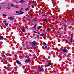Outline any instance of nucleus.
<instances>
[{
	"mask_svg": "<svg viewBox=\"0 0 74 74\" xmlns=\"http://www.w3.org/2000/svg\"><path fill=\"white\" fill-rule=\"evenodd\" d=\"M30 44H31L32 47H34L36 45V42L33 41V42H31L29 43Z\"/></svg>",
	"mask_w": 74,
	"mask_h": 74,
	"instance_id": "nucleus-1",
	"label": "nucleus"
},
{
	"mask_svg": "<svg viewBox=\"0 0 74 74\" xmlns=\"http://www.w3.org/2000/svg\"><path fill=\"white\" fill-rule=\"evenodd\" d=\"M61 52H67L68 50L67 49H63L62 50Z\"/></svg>",
	"mask_w": 74,
	"mask_h": 74,
	"instance_id": "nucleus-2",
	"label": "nucleus"
},
{
	"mask_svg": "<svg viewBox=\"0 0 74 74\" xmlns=\"http://www.w3.org/2000/svg\"><path fill=\"white\" fill-rule=\"evenodd\" d=\"M39 70H40L42 71H44V69L42 68H38Z\"/></svg>",
	"mask_w": 74,
	"mask_h": 74,
	"instance_id": "nucleus-3",
	"label": "nucleus"
},
{
	"mask_svg": "<svg viewBox=\"0 0 74 74\" xmlns=\"http://www.w3.org/2000/svg\"><path fill=\"white\" fill-rule=\"evenodd\" d=\"M30 62V60L29 59H26L25 61V63H29Z\"/></svg>",
	"mask_w": 74,
	"mask_h": 74,
	"instance_id": "nucleus-4",
	"label": "nucleus"
},
{
	"mask_svg": "<svg viewBox=\"0 0 74 74\" xmlns=\"http://www.w3.org/2000/svg\"><path fill=\"white\" fill-rule=\"evenodd\" d=\"M16 62L18 64H21V62H19V61L18 60H16Z\"/></svg>",
	"mask_w": 74,
	"mask_h": 74,
	"instance_id": "nucleus-5",
	"label": "nucleus"
},
{
	"mask_svg": "<svg viewBox=\"0 0 74 74\" xmlns=\"http://www.w3.org/2000/svg\"><path fill=\"white\" fill-rule=\"evenodd\" d=\"M70 42L71 43H72L73 42V36H72L71 38Z\"/></svg>",
	"mask_w": 74,
	"mask_h": 74,
	"instance_id": "nucleus-6",
	"label": "nucleus"
},
{
	"mask_svg": "<svg viewBox=\"0 0 74 74\" xmlns=\"http://www.w3.org/2000/svg\"><path fill=\"white\" fill-rule=\"evenodd\" d=\"M51 64V62H49L48 64L47 65V66L48 67Z\"/></svg>",
	"mask_w": 74,
	"mask_h": 74,
	"instance_id": "nucleus-7",
	"label": "nucleus"
},
{
	"mask_svg": "<svg viewBox=\"0 0 74 74\" xmlns=\"http://www.w3.org/2000/svg\"><path fill=\"white\" fill-rule=\"evenodd\" d=\"M8 19H10V20H13V19H14L13 18H12V17H9L8 18Z\"/></svg>",
	"mask_w": 74,
	"mask_h": 74,
	"instance_id": "nucleus-8",
	"label": "nucleus"
},
{
	"mask_svg": "<svg viewBox=\"0 0 74 74\" xmlns=\"http://www.w3.org/2000/svg\"><path fill=\"white\" fill-rule=\"evenodd\" d=\"M20 2V3H25V1H24L23 0H21Z\"/></svg>",
	"mask_w": 74,
	"mask_h": 74,
	"instance_id": "nucleus-9",
	"label": "nucleus"
},
{
	"mask_svg": "<svg viewBox=\"0 0 74 74\" xmlns=\"http://www.w3.org/2000/svg\"><path fill=\"white\" fill-rule=\"evenodd\" d=\"M4 39V37H3V36H0V40H2V39Z\"/></svg>",
	"mask_w": 74,
	"mask_h": 74,
	"instance_id": "nucleus-10",
	"label": "nucleus"
},
{
	"mask_svg": "<svg viewBox=\"0 0 74 74\" xmlns=\"http://www.w3.org/2000/svg\"><path fill=\"white\" fill-rule=\"evenodd\" d=\"M7 60V58H6L5 57L3 58V60H4V61H5V60Z\"/></svg>",
	"mask_w": 74,
	"mask_h": 74,
	"instance_id": "nucleus-11",
	"label": "nucleus"
},
{
	"mask_svg": "<svg viewBox=\"0 0 74 74\" xmlns=\"http://www.w3.org/2000/svg\"><path fill=\"white\" fill-rule=\"evenodd\" d=\"M40 36H42V37H44V34L43 33L41 34Z\"/></svg>",
	"mask_w": 74,
	"mask_h": 74,
	"instance_id": "nucleus-12",
	"label": "nucleus"
},
{
	"mask_svg": "<svg viewBox=\"0 0 74 74\" xmlns=\"http://www.w3.org/2000/svg\"><path fill=\"white\" fill-rule=\"evenodd\" d=\"M29 7H28L25 10L26 11H27V10H29Z\"/></svg>",
	"mask_w": 74,
	"mask_h": 74,
	"instance_id": "nucleus-13",
	"label": "nucleus"
},
{
	"mask_svg": "<svg viewBox=\"0 0 74 74\" xmlns=\"http://www.w3.org/2000/svg\"><path fill=\"white\" fill-rule=\"evenodd\" d=\"M42 27V26H40L39 27H38V29H41V28Z\"/></svg>",
	"mask_w": 74,
	"mask_h": 74,
	"instance_id": "nucleus-14",
	"label": "nucleus"
},
{
	"mask_svg": "<svg viewBox=\"0 0 74 74\" xmlns=\"http://www.w3.org/2000/svg\"><path fill=\"white\" fill-rule=\"evenodd\" d=\"M24 13V12H21L19 14V15H20L21 14H23Z\"/></svg>",
	"mask_w": 74,
	"mask_h": 74,
	"instance_id": "nucleus-15",
	"label": "nucleus"
},
{
	"mask_svg": "<svg viewBox=\"0 0 74 74\" xmlns=\"http://www.w3.org/2000/svg\"><path fill=\"white\" fill-rule=\"evenodd\" d=\"M25 28H23V29H22L23 32H25Z\"/></svg>",
	"mask_w": 74,
	"mask_h": 74,
	"instance_id": "nucleus-16",
	"label": "nucleus"
},
{
	"mask_svg": "<svg viewBox=\"0 0 74 74\" xmlns=\"http://www.w3.org/2000/svg\"><path fill=\"white\" fill-rule=\"evenodd\" d=\"M42 44L43 45H46V43L45 42H43Z\"/></svg>",
	"mask_w": 74,
	"mask_h": 74,
	"instance_id": "nucleus-17",
	"label": "nucleus"
},
{
	"mask_svg": "<svg viewBox=\"0 0 74 74\" xmlns=\"http://www.w3.org/2000/svg\"><path fill=\"white\" fill-rule=\"evenodd\" d=\"M7 68H9V69H11V67H10V66H9V65H8L7 66Z\"/></svg>",
	"mask_w": 74,
	"mask_h": 74,
	"instance_id": "nucleus-18",
	"label": "nucleus"
},
{
	"mask_svg": "<svg viewBox=\"0 0 74 74\" xmlns=\"http://www.w3.org/2000/svg\"><path fill=\"white\" fill-rule=\"evenodd\" d=\"M47 21V19H43V21Z\"/></svg>",
	"mask_w": 74,
	"mask_h": 74,
	"instance_id": "nucleus-19",
	"label": "nucleus"
},
{
	"mask_svg": "<svg viewBox=\"0 0 74 74\" xmlns=\"http://www.w3.org/2000/svg\"><path fill=\"white\" fill-rule=\"evenodd\" d=\"M47 30H48V31H50L51 30V29H47Z\"/></svg>",
	"mask_w": 74,
	"mask_h": 74,
	"instance_id": "nucleus-20",
	"label": "nucleus"
},
{
	"mask_svg": "<svg viewBox=\"0 0 74 74\" xmlns=\"http://www.w3.org/2000/svg\"><path fill=\"white\" fill-rule=\"evenodd\" d=\"M3 16H7V15L4 14H3Z\"/></svg>",
	"mask_w": 74,
	"mask_h": 74,
	"instance_id": "nucleus-21",
	"label": "nucleus"
},
{
	"mask_svg": "<svg viewBox=\"0 0 74 74\" xmlns=\"http://www.w3.org/2000/svg\"><path fill=\"white\" fill-rule=\"evenodd\" d=\"M16 13L17 14V13H19V12L17 11H16Z\"/></svg>",
	"mask_w": 74,
	"mask_h": 74,
	"instance_id": "nucleus-22",
	"label": "nucleus"
},
{
	"mask_svg": "<svg viewBox=\"0 0 74 74\" xmlns=\"http://www.w3.org/2000/svg\"><path fill=\"white\" fill-rule=\"evenodd\" d=\"M42 16H47V15H42Z\"/></svg>",
	"mask_w": 74,
	"mask_h": 74,
	"instance_id": "nucleus-23",
	"label": "nucleus"
},
{
	"mask_svg": "<svg viewBox=\"0 0 74 74\" xmlns=\"http://www.w3.org/2000/svg\"><path fill=\"white\" fill-rule=\"evenodd\" d=\"M36 25H37V24H35V25H34V27H36V26H37Z\"/></svg>",
	"mask_w": 74,
	"mask_h": 74,
	"instance_id": "nucleus-24",
	"label": "nucleus"
},
{
	"mask_svg": "<svg viewBox=\"0 0 74 74\" xmlns=\"http://www.w3.org/2000/svg\"><path fill=\"white\" fill-rule=\"evenodd\" d=\"M34 32L35 33H37V32L36 31H34Z\"/></svg>",
	"mask_w": 74,
	"mask_h": 74,
	"instance_id": "nucleus-25",
	"label": "nucleus"
},
{
	"mask_svg": "<svg viewBox=\"0 0 74 74\" xmlns=\"http://www.w3.org/2000/svg\"><path fill=\"white\" fill-rule=\"evenodd\" d=\"M8 23H5V25H6V26H8Z\"/></svg>",
	"mask_w": 74,
	"mask_h": 74,
	"instance_id": "nucleus-26",
	"label": "nucleus"
},
{
	"mask_svg": "<svg viewBox=\"0 0 74 74\" xmlns=\"http://www.w3.org/2000/svg\"><path fill=\"white\" fill-rule=\"evenodd\" d=\"M63 26H67V25L66 24H64V25H63Z\"/></svg>",
	"mask_w": 74,
	"mask_h": 74,
	"instance_id": "nucleus-27",
	"label": "nucleus"
},
{
	"mask_svg": "<svg viewBox=\"0 0 74 74\" xmlns=\"http://www.w3.org/2000/svg\"><path fill=\"white\" fill-rule=\"evenodd\" d=\"M45 48H47V46H45Z\"/></svg>",
	"mask_w": 74,
	"mask_h": 74,
	"instance_id": "nucleus-28",
	"label": "nucleus"
},
{
	"mask_svg": "<svg viewBox=\"0 0 74 74\" xmlns=\"http://www.w3.org/2000/svg\"><path fill=\"white\" fill-rule=\"evenodd\" d=\"M13 6H14V5H13V4L11 5V7H13Z\"/></svg>",
	"mask_w": 74,
	"mask_h": 74,
	"instance_id": "nucleus-29",
	"label": "nucleus"
},
{
	"mask_svg": "<svg viewBox=\"0 0 74 74\" xmlns=\"http://www.w3.org/2000/svg\"><path fill=\"white\" fill-rule=\"evenodd\" d=\"M3 22H5V23L7 22V21H4Z\"/></svg>",
	"mask_w": 74,
	"mask_h": 74,
	"instance_id": "nucleus-30",
	"label": "nucleus"
},
{
	"mask_svg": "<svg viewBox=\"0 0 74 74\" xmlns=\"http://www.w3.org/2000/svg\"><path fill=\"white\" fill-rule=\"evenodd\" d=\"M28 20L29 21H31V20H30V19H28Z\"/></svg>",
	"mask_w": 74,
	"mask_h": 74,
	"instance_id": "nucleus-31",
	"label": "nucleus"
},
{
	"mask_svg": "<svg viewBox=\"0 0 74 74\" xmlns=\"http://www.w3.org/2000/svg\"><path fill=\"white\" fill-rule=\"evenodd\" d=\"M1 5H0V10H1Z\"/></svg>",
	"mask_w": 74,
	"mask_h": 74,
	"instance_id": "nucleus-32",
	"label": "nucleus"
},
{
	"mask_svg": "<svg viewBox=\"0 0 74 74\" xmlns=\"http://www.w3.org/2000/svg\"><path fill=\"white\" fill-rule=\"evenodd\" d=\"M20 12H22V11H21V10H20Z\"/></svg>",
	"mask_w": 74,
	"mask_h": 74,
	"instance_id": "nucleus-33",
	"label": "nucleus"
},
{
	"mask_svg": "<svg viewBox=\"0 0 74 74\" xmlns=\"http://www.w3.org/2000/svg\"><path fill=\"white\" fill-rule=\"evenodd\" d=\"M34 29H35V27H33Z\"/></svg>",
	"mask_w": 74,
	"mask_h": 74,
	"instance_id": "nucleus-34",
	"label": "nucleus"
},
{
	"mask_svg": "<svg viewBox=\"0 0 74 74\" xmlns=\"http://www.w3.org/2000/svg\"><path fill=\"white\" fill-rule=\"evenodd\" d=\"M22 8L21 9V10H22Z\"/></svg>",
	"mask_w": 74,
	"mask_h": 74,
	"instance_id": "nucleus-35",
	"label": "nucleus"
}]
</instances>
